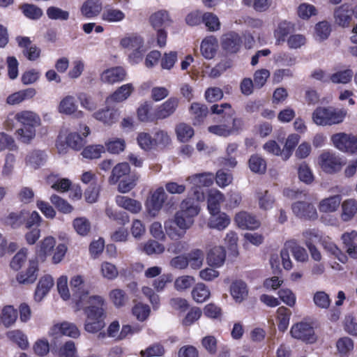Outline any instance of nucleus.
Returning <instances> with one entry per match:
<instances>
[{"mask_svg": "<svg viewBox=\"0 0 357 357\" xmlns=\"http://www.w3.org/2000/svg\"><path fill=\"white\" fill-rule=\"evenodd\" d=\"M199 208L194 205L190 198L183 200L181 208L172 218L165 222V229L172 239L183 238L188 229L194 224V218L199 213Z\"/></svg>", "mask_w": 357, "mask_h": 357, "instance_id": "nucleus-1", "label": "nucleus"}, {"mask_svg": "<svg viewBox=\"0 0 357 357\" xmlns=\"http://www.w3.org/2000/svg\"><path fill=\"white\" fill-rule=\"evenodd\" d=\"M347 112L333 107H317L312 113L314 123L319 126H331L342 123Z\"/></svg>", "mask_w": 357, "mask_h": 357, "instance_id": "nucleus-2", "label": "nucleus"}, {"mask_svg": "<svg viewBox=\"0 0 357 357\" xmlns=\"http://www.w3.org/2000/svg\"><path fill=\"white\" fill-rule=\"evenodd\" d=\"M143 43V38L135 33L125 36L120 42L121 47L132 52L129 54V58L134 63H137L142 58L144 52Z\"/></svg>", "mask_w": 357, "mask_h": 357, "instance_id": "nucleus-3", "label": "nucleus"}, {"mask_svg": "<svg viewBox=\"0 0 357 357\" xmlns=\"http://www.w3.org/2000/svg\"><path fill=\"white\" fill-rule=\"evenodd\" d=\"M105 301L103 297L99 295L88 296L84 300V313L88 318L105 317ZM80 309V307H78Z\"/></svg>", "mask_w": 357, "mask_h": 357, "instance_id": "nucleus-4", "label": "nucleus"}, {"mask_svg": "<svg viewBox=\"0 0 357 357\" xmlns=\"http://www.w3.org/2000/svg\"><path fill=\"white\" fill-rule=\"evenodd\" d=\"M318 165L324 172L328 174H335L343 166L341 158L329 151H324L319 155Z\"/></svg>", "mask_w": 357, "mask_h": 357, "instance_id": "nucleus-5", "label": "nucleus"}, {"mask_svg": "<svg viewBox=\"0 0 357 357\" xmlns=\"http://www.w3.org/2000/svg\"><path fill=\"white\" fill-rule=\"evenodd\" d=\"M331 141L334 146L342 152H357V137L352 134L336 133L331 136Z\"/></svg>", "mask_w": 357, "mask_h": 357, "instance_id": "nucleus-6", "label": "nucleus"}, {"mask_svg": "<svg viewBox=\"0 0 357 357\" xmlns=\"http://www.w3.org/2000/svg\"><path fill=\"white\" fill-rule=\"evenodd\" d=\"M84 282V278L81 275L73 276L70 281V287L77 307L83 306L84 300L89 294L88 289H85Z\"/></svg>", "mask_w": 357, "mask_h": 357, "instance_id": "nucleus-7", "label": "nucleus"}, {"mask_svg": "<svg viewBox=\"0 0 357 357\" xmlns=\"http://www.w3.org/2000/svg\"><path fill=\"white\" fill-rule=\"evenodd\" d=\"M290 333L294 338L305 342L312 343L316 340L313 327L306 322H299L294 324Z\"/></svg>", "mask_w": 357, "mask_h": 357, "instance_id": "nucleus-8", "label": "nucleus"}, {"mask_svg": "<svg viewBox=\"0 0 357 357\" xmlns=\"http://www.w3.org/2000/svg\"><path fill=\"white\" fill-rule=\"evenodd\" d=\"M179 105V99L170 97L162 104L158 106L153 113V119L162 120L171 116L176 111Z\"/></svg>", "mask_w": 357, "mask_h": 357, "instance_id": "nucleus-9", "label": "nucleus"}, {"mask_svg": "<svg viewBox=\"0 0 357 357\" xmlns=\"http://www.w3.org/2000/svg\"><path fill=\"white\" fill-rule=\"evenodd\" d=\"M58 111L61 114L73 116L75 119H82L84 116L83 111L78 109L76 100L74 96L68 95L60 101Z\"/></svg>", "mask_w": 357, "mask_h": 357, "instance_id": "nucleus-10", "label": "nucleus"}, {"mask_svg": "<svg viewBox=\"0 0 357 357\" xmlns=\"http://www.w3.org/2000/svg\"><path fill=\"white\" fill-rule=\"evenodd\" d=\"M242 43V38L239 34L234 31L227 32L221 37V47L228 54L238 52Z\"/></svg>", "mask_w": 357, "mask_h": 357, "instance_id": "nucleus-11", "label": "nucleus"}, {"mask_svg": "<svg viewBox=\"0 0 357 357\" xmlns=\"http://www.w3.org/2000/svg\"><path fill=\"white\" fill-rule=\"evenodd\" d=\"M293 213L298 217L305 219H316L317 212L315 207L306 202H297L292 204Z\"/></svg>", "mask_w": 357, "mask_h": 357, "instance_id": "nucleus-12", "label": "nucleus"}, {"mask_svg": "<svg viewBox=\"0 0 357 357\" xmlns=\"http://www.w3.org/2000/svg\"><path fill=\"white\" fill-rule=\"evenodd\" d=\"M353 15L352 6L348 3L342 4L336 8L334 11L335 22L339 26L347 27L349 25Z\"/></svg>", "mask_w": 357, "mask_h": 357, "instance_id": "nucleus-13", "label": "nucleus"}, {"mask_svg": "<svg viewBox=\"0 0 357 357\" xmlns=\"http://www.w3.org/2000/svg\"><path fill=\"white\" fill-rule=\"evenodd\" d=\"M38 262L37 259L29 261V267L25 272L19 273L16 280L20 284H29L33 283L38 277Z\"/></svg>", "mask_w": 357, "mask_h": 357, "instance_id": "nucleus-14", "label": "nucleus"}, {"mask_svg": "<svg viewBox=\"0 0 357 357\" xmlns=\"http://www.w3.org/2000/svg\"><path fill=\"white\" fill-rule=\"evenodd\" d=\"M149 22L154 29H165L172 25L173 20L167 10H160L150 16Z\"/></svg>", "mask_w": 357, "mask_h": 357, "instance_id": "nucleus-15", "label": "nucleus"}, {"mask_svg": "<svg viewBox=\"0 0 357 357\" xmlns=\"http://www.w3.org/2000/svg\"><path fill=\"white\" fill-rule=\"evenodd\" d=\"M167 199L166 193L162 188L156 189L151 195L149 205V213L152 216H155L156 213L162 208L165 201Z\"/></svg>", "mask_w": 357, "mask_h": 357, "instance_id": "nucleus-16", "label": "nucleus"}, {"mask_svg": "<svg viewBox=\"0 0 357 357\" xmlns=\"http://www.w3.org/2000/svg\"><path fill=\"white\" fill-rule=\"evenodd\" d=\"M115 201L119 207L127 210L131 213H139L142 209V203L139 201L128 196L117 195Z\"/></svg>", "mask_w": 357, "mask_h": 357, "instance_id": "nucleus-17", "label": "nucleus"}, {"mask_svg": "<svg viewBox=\"0 0 357 357\" xmlns=\"http://www.w3.org/2000/svg\"><path fill=\"white\" fill-rule=\"evenodd\" d=\"M126 76V70L122 67H114L103 71L100 79L105 83L114 84L123 81Z\"/></svg>", "mask_w": 357, "mask_h": 357, "instance_id": "nucleus-18", "label": "nucleus"}, {"mask_svg": "<svg viewBox=\"0 0 357 357\" xmlns=\"http://www.w3.org/2000/svg\"><path fill=\"white\" fill-rule=\"evenodd\" d=\"M53 285L54 280L50 275L41 277L35 291L34 299L36 301H40L48 294Z\"/></svg>", "mask_w": 357, "mask_h": 357, "instance_id": "nucleus-19", "label": "nucleus"}, {"mask_svg": "<svg viewBox=\"0 0 357 357\" xmlns=\"http://www.w3.org/2000/svg\"><path fill=\"white\" fill-rule=\"evenodd\" d=\"M226 259V251L222 246H215L210 250L207 255V263L210 266L219 268Z\"/></svg>", "mask_w": 357, "mask_h": 357, "instance_id": "nucleus-20", "label": "nucleus"}, {"mask_svg": "<svg viewBox=\"0 0 357 357\" xmlns=\"http://www.w3.org/2000/svg\"><path fill=\"white\" fill-rule=\"evenodd\" d=\"M235 222L242 229H255L260 225L259 221L254 215L245 211L236 215Z\"/></svg>", "mask_w": 357, "mask_h": 357, "instance_id": "nucleus-21", "label": "nucleus"}, {"mask_svg": "<svg viewBox=\"0 0 357 357\" xmlns=\"http://www.w3.org/2000/svg\"><path fill=\"white\" fill-rule=\"evenodd\" d=\"M15 119L22 124L23 127H33L40 126V116L31 111H22L15 114Z\"/></svg>", "mask_w": 357, "mask_h": 357, "instance_id": "nucleus-22", "label": "nucleus"}, {"mask_svg": "<svg viewBox=\"0 0 357 357\" xmlns=\"http://www.w3.org/2000/svg\"><path fill=\"white\" fill-rule=\"evenodd\" d=\"M193 125H200L206 117L208 109L206 105L199 102H192L189 108Z\"/></svg>", "mask_w": 357, "mask_h": 357, "instance_id": "nucleus-23", "label": "nucleus"}, {"mask_svg": "<svg viewBox=\"0 0 357 357\" xmlns=\"http://www.w3.org/2000/svg\"><path fill=\"white\" fill-rule=\"evenodd\" d=\"M119 115L117 109L109 107H106L105 109H100L93 114V116L96 119L107 124H112L115 122Z\"/></svg>", "mask_w": 357, "mask_h": 357, "instance_id": "nucleus-24", "label": "nucleus"}, {"mask_svg": "<svg viewBox=\"0 0 357 357\" xmlns=\"http://www.w3.org/2000/svg\"><path fill=\"white\" fill-rule=\"evenodd\" d=\"M225 200L224 195L218 190H210L208 196V209L211 214L219 213L220 204Z\"/></svg>", "mask_w": 357, "mask_h": 357, "instance_id": "nucleus-25", "label": "nucleus"}, {"mask_svg": "<svg viewBox=\"0 0 357 357\" xmlns=\"http://www.w3.org/2000/svg\"><path fill=\"white\" fill-rule=\"evenodd\" d=\"M230 293L236 302H242L246 298L248 294L245 282L242 280L234 281L230 287Z\"/></svg>", "mask_w": 357, "mask_h": 357, "instance_id": "nucleus-26", "label": "nucleus"}, {"mask_svg": "<svg viewBox=\"0 0 357 357\" xmlns=\"http://www.w3.org/2000/svg\"><path fill=\"white\" fill-rule=\"evenodd\" d=\"M341 197L340 195H333L321 200L318 205L320 212L333 213L340 206L341 203Z\"/></svg>", "mask_w": 357, "mask_h": 357, "instance_id": "nucleus-27", "label": "nucleus"}, {"mask_svg": "<svg viewBox=\"0 0 357 357\" xmlns=\"http://www.w3.org/2000/svg\"><path fill=\"white\" fill-rule=\"evenodd\" d=\"M36 90L33 88L21 90L8 96L6 102L9 105H17L25 100L30 99L36 95Z\"/></svg>", "mask_w": 357, "mask_h": 357, "instance_id": "nucleus-28", "label": "nucleus"}, {"mask_svg": "<svg viewBox=\"0 0 357 357\" xmlns=\"http://www.w3.org/2000/svg\"><path fill=\"white\" fill-rule=\"evenodd\" d=\"M218 45L217 39L213 36L204 38L201 44V52L204 57L207 59H212L216 52Z\"/></svg>", "mask_w": 357, "mask_h": 357, "instance_id": "nucleus-29", "label": "nucleus"}, {"mask_svg": "<svg viewBox=\"0 0 357 357\" xmlns=\"http://www.w3.org/2000/svg\"><path fill=\"white\" fill-rule=\"evenodd\" d=\"M208 226L210 228L216 229L218 230L225 229L230 223V218L225 213H220L211 214Z\"/></svg>", "mask_w": 357, "mask_h": 357, "instance_id": "nucleus-30", "label": "nucleus"}, {"mask_svg": "<svg viewBox=\"0 0 357 357\" xmlns=\"http://www.w3.org/2000/svg\"><path fill=\"white\" fill-rule=\"evenodd\" d=\"M214 176L212 173H200L188 176L186 180L197 188L210 186L213 182Z\"/></svg>", "mask_w": 357, "mask_h": 357, "instance_id": "nucleus-31", "label": "nucleus"}, {"mask_svg": "<svg viewBox=\"0 0 357 357\" xmlns=\"http://www.w3.org/2000/svg\"><path fill=\"white\" fill-rule=\"evenodd\" d=\"M101 10L102 4L98 0H87L81 8L82 14L88 18L98 15Z\"/></svg>", "mask_w": 357, "mask_h": 357, "instance_id": "nucleus-32", "label": "nucleus"}, {"mask_svg": "<svg viewBox=\"0 0 357 357\" xmlns=\"http://www.w3.org/2000/svg\"><path fill=\"white\" fill-rule=\"evenodd\" d=\"M357 213V201L354 199H347L342 204L341 218L347 222L351 220Z\"/></svg>", "mask_w": 357, "mask_h": 357, "instance_id": "nucleus-33", "label": "nucleus"}, {"mask_svg": "<svg viewBox=\"0 0 357 357\" xmlns=\"http://www.w3.org/2000/svg\"><path fill=\"white\" fill-rule=\"evenodd\" d=\"M46 158L47 156L44 151L34 150L27 155L26 164L31 168L36 169L45 162Z\"/></svg>", "mask_w": 357, "mask_h": 357, "instance_id": "nucleus-34", "label": "nucleus"}, {"mask_svg": "<svg viewBox=\"0 0 357 357\" xmlns=\"http://www.w3.org/2000/svg\"><path fill=\"white\" fill-rule=\"evenodd\" d=\"M134 91V86L132 84H123L116 89L107 99L114 102H122L126 100Z\"/></svg>", "mask_w": 357, "mask_h": 357, "instance_id": "nucleus-35", "label": "nucleus"}, {"mask_svg": "<svg viewBox=\"0 0 357 357\" xmlns=\"http://www.w3.org/2000/svg\"><path fill=\"white\" fill-rule=\"evenodd\" d=\"M130 172V167L127 162H121L114 166L109 177L110 184H116L123 176L128 175Z\"/></svg>", "mask_w": 357, "mask_h": 357, "instance_id": "nucleus-36", "label": "nucleus"}, {"mask_svg": "<svg viewBox=\"0 0 357 357\" xmlns=\"http://www.w3.org/2000/svg\"><path fill=\"white\" fill-rule=\"evenodd\" d=\"M125 17V13L121 10L109 7L104 9L101 19L109 23H116L123 21Z\"/></svg>", "mask_w": 357, "mask_h": 357, "instance_id": "nucleus-37", "label": "nucleus"}, {"mask_svg": "<svg viewBox=\"0 0 357 357\" xmlns=\"http://www.w3.org/2000/svg\"><path fill=\"white\" fill-rule=\"evenodd\" d=\"M293 25L287 21H282L278 25L274 31V36L276 38V44L280 45L284 42L286 37L293 31Z\"/></svg>", "mask_w": 357, "mask_h": 357, "instance_id": "nucleus-38", "label": "nucleus"}, {"mask_svg": "<svg viewBox=\"0 0 357 357\" xmlns=\"http://www.w3.org/2000/svg\"><path fill=\"white\" fill-rule=\"evenodd\" d=\"M259 207L263 210L271 208L275 203L274 197L268 190H259L256 192Z\"/></svg>", "mask_w": 357, "mask_h": 357, "instance_id": "nucleus-39", "label": "nucleus"}, {"mask_svg": "<svg viewBox=\"0 0 357 357\" xmlns=\"http://www.w3.org/2000/svg\"><path fill=\"white\" fill-rule=\"evenodd\" d=\"M186 257L188 265L189 264L192 269L197 270L202 267L204 259V254L202 250H192Z\"/></svg>", "mask_w": 357, "mask_h": 357, "instance_id": "nucleus-40", "label": "nucleus"}, {"mask_svg": "<svg viewBox=\"0 0 357 357\" xmlns=\"http://www.w3.org/2000/svg\"><path fill=\"white\" fill-rule=\"evenodd\" d=\"M56 245V240L52 236H47L39 243V256L42 261H45L46 257L50 255Z\"/></svg>", "mask_w": 357, "mask_h": 357, "instance_id": "nucleus-41", "label": "nucleus"}, {"mask_svg": "<svg viewBox=\"0 0 357 357\" xmlns=\"http://www.w3.org/2000/svg\"><path fill=\"white\" fill-rule=\"evenodd\" d=\"M354 76V73L351 69L339 70L330 75V82L333 84H347L349 83Z\"/></svg>", "mask_w": 357, "mask_h": 357, "instance_id": "nucleus-42", "label": "nucleus"}, {"mask_svg": "<svg viewBox=\"0 0 357 357\" xmlns=\"http://www.w3.org/2000/svg\"><path fill=\"white\" fill-rule=\"evenodd\" d=\"M192 296L197 303H203L209 298L211 293L206 284L197 283L192 291Z\"/></svg>", "mask_w": 357, "mask_h": 357, "instance_id": "nucleus-43", "label": "nucleus"}, {"mask_svg": "<svg viewBox=\"0 0 357 357\" xmlns=\"http://www.w3.org/2000/svg\"><path fill=\"white\" fill-rule=\"evenodd\" d=\"M101 276L107 280H114L119 276L116 266L108 261H103L100 265Z\"/></svg>", "mask_w": 357, "mask_h": 357, "instance_id": "nucleus-44", "label": "nucleus"}, {"mask_svg": "<svg viewBox=\"0 0 357 357\" xmlns=\"http://www.w3.org/2000/svg\"><path fill=\"white\" fill-rule=\"evenodd\" d=\"M109 298L116 307L124 306L128 298L126 291L121 289H114L109 292Z\"/></svg>", "mask_w": 357, "mask_h": 357, "instance_id": "nucleus-45", "label": "nucleus"}, {"mask_svg": "<svg viewBox=\"0 0 357 357\" xmlns=\"http://www.w3.org/2000/svg\"><path fill=\"white\" fill-rule=\"evenodd\" d=\"M286 248H289L294 258L298 261H305L308 258L306 250L298 245L295 241H288L286 242Z\"/></svg>", "mask_w": 357, "mask_h": 357, "instance_id": "nucleus-46", "label": "nucleus"}, {"mask_svg": "<svg viewBox=\"0 0 357 357\" xmlns=\"http://www.w3.org/2000/svg\"><path fill=\"white\" fill-rule=\"evenodd\" d=\"M248 165L252 172L264 174L266 170V160L259 155H252L248 160Z\"/></svg>", "mask_w": 357, "mask_h": 357, "instance_id": "nucleus-47", "label": "nucleus"}, {"mask_svg": "<svg viewBox=\"0 0 357 357\" xmlns=\"http://www.w3.org/2000/svg\"><path fill=\"white\" fill-rule=\"evenodd\" d=\"M105 152V147L101 144H94L86 146L82 151V155L87 159L99 158Z\"/></svg>", "mask_w": 357, "mask_h": 357, "instance_id": "nucleus-48", "label": "nucleus"}, {"mask_svg": "<svg viewBox=\"0 0 357 357\" xmlns=\"http://www.w3.org/2000/svg\"><path fill=\"white\" fill-rule=\"evenodd\" d=\"M277 314L278 329L281 331H286L289 324L291 311L286 307L282 306L277 310Z\"/></svg>", "mask_w": 357, "mask_h": 357, "instance_id": "nucleus-49", "label": "nucleus"}, {"mask_svg": "<svg viewBox=\"0 0 357 357\" xmlns=\"http://www.w3.org/2000/svg\"><path fill=\"white\" fill-rule=\"evenodd\" d=\"M137 142L144 151H148L155 149V142L149 133L144 132L138 133Z\"/></svg>", "mask_w": 357, "mask_h": 357, "instance_id": "nucleus-50", "label": "nucleus"}, {"mask_svg": "<svg viewBox=\"0 0 357 357\" xmlns=\"http://www.w3.org/2000/svg\"><path fill=\"white\" fill-rule=\"evenodd\" d=\"M299 135L297 134H292L288 136L282 149V160H287L291 157L294 148L299 142Z\"/></svg>", "mask_w": 357, "mask_h": 357, "instance_id": "nucleus-51", "label": "nucleus"}, {"mask_svg": "<svg viewBox=\"0 0 357 357\" xmlns=\"http://www.w3.org/2000/svg\"><path fill=\"white\" fill-rule=\"evenodd\" d=\"M105 317H86L84 324V329L91 333L100 331L105 327Z\"/></svg>", "mask_w": 357, "mask_h": 357, "instance_id": "nucleus-52", "label": "nucleus"}, {"mask_svg": "<svg viewBox=\"0 0 357 357\" xmlns=\"http://www.w3.org/2000/svg\"><path fill=\"white\" fill-rule=\"evenodd\" d=\"M56 175L50 174L47 177V182L49 184H51L52 188L54 189L55 190L60 192L67 191L70 186V181L67 178H61L56 181Z\"/></svg>", "mask_w": 357, "mask_h": 357, "instance_id": "nucleus-53", "label": "nucleus"}, {"mask_svg": "<svg viewBox=\"0 0 357 357\" xmlns=\"http://www.w3.org/2000/svg\"><path fill=\"white\" fill-rule=\"evenodd\" d=\"M6 335L8 339L17 344L22 349H26L28 347L29 342L27 337L21 331H10L6 333Z\"/></svg>", "mask_w": 357, "mask_h": 357, "instance_id": "nucleus-54", "label": "nucleus"}, {"mask_svg": "<svg viewBox=\"0 0 357 357\" xmlns=\"http://www.w3.org/2000/svg\"><path fill=\"white\" fill-rule=\"evenodd\" d=\"M17 317V311L10 305L6 306L2 310L1 323L2 322L6 327H9L15 322Z\"/></svg>", "mask_w": 357, "mask_h": 357, "instance_id": "nucleus-55", "label": "nucleus"}, {"mask_svg": "<svg viewBox=\"0 0 357 357\" xmlns=\"http://www.w3.org/2000/svg\"><path fill=\"white\" fill-rule=\"evenodd\" d=\"M176 133L178 140L187 142L194 135L192 128L184 123H181L176 127Z\"/></svg>", "mask_w": 357, "mask_h": 357, "instance_id": "nucleus-56", "label": "nucleus"}, {"mask_svg": "<svg viewBox=\"0 0 357 357\" xmlns=\"http://www.w3.org/2000/svg\"><path fill=\"white\" fill-rule=\"evenodd\" d=\"M16 135L20 142L29 144L36 136V129L33 127H22L17 130Z\"/></svg>", "mask_w": 357, "mask_h": 357, "instance_id": "nucleus-57", "label": "nucleus"}, {"mask_svg": "<svg viewBox=\"0 0 357 357\" xmlns=\"http://www.w3.org/2000/svg\"><path fill=\"white\" fill-rule=\"evenodd\" d=\"M20 8L26 17L31 20H38L43 15L42 10L33 4L24 3Z\"/></svg>", "mask_w": 357, "mask_h": 357, "instance_id": "nucleus-58", "label": "nucleus"}, {"mask_svg": "<svg viewBox=\"0 0 357 357\" xmlns=\"http://www.w3.org/2000/svg\"><path fill=\"white\" fill-rule=\"evenodd\" d=\"M26 213L22 211L17 213H10L6 218L5 223L13 228H17L24 222Z\"/></svg>", "mask_w": 357, "mask_h": 357, "instance_id": "nucleus-59", "label": "nucleus"}, {"mask_svg": "<svg viewBox=\"0 0 357 357\" xmlns=\"http://www.w3.org/2000/svg\"><path fill=\"white\" fill-rule=\"evenodd\" d=\"M298 175L299 179L306 184H311L314 181L313 173L305 162H303L298 166Z\"/></svg>", "mask_w": 357, "mask_h": 357, "instance_id": "nucleus-60", "label": "nucleus"}, {"mask_svg": "<svg viewBox=\"0 0 357 357\" xmlns=\"http://www.w3.org/2000/svg\"><path fill=\"white\" fill-rule=\"evenodd\" d=\"M140 248L144 252L149 255L161 254L165 250V248L162 244L153 240H150L144 244L140 245Z\"/></svg>", "mask_w": 357, "mask_h": 357, "instance_id": "nucleus-61", "label": "nucleus"}, {"mask_svg": "<svg viewBox=\"0 0 357 357\" xmlns=\"http://www.w3.org/2000/svg\"><path fill=\"white\" fill-rule=\"evenodd\" d=\"M133 315L140 321H144L149 316L151 310L148 305L142 303H137L132 310Z\"/></svg>", "mask_w": 357, "mask_h": 357, "instance_id": "nucleus-62", "label": "nucleus"}, {"mask_svg": "<svg viewBox=\"0 0 357 357\" xmlns=\"http://www.w3.org/2000/svg\"><path fill=\"white\" fill-rule=\"evenodd\" d=\"M66 143L71 149L79 151L85 144L84 138L81 137L77 132H70L66 137Z\"/></svg>", "mask_w": 357, "mask_h": 357, "instance_id": "nucleus-63", "label": "nucleus"}, {"mask_svg": "<svg viewBox=\"0 0 357 357\" xmlns=\"http://www.w3.org/2000/svg\"><path fill=\"white\" fill-rule=\"evenodd\" d=\"M313 302L317 307L327 309L331 301L328 294L324 291H318L314 294Z\"/></svg>", "mask_w": 357, "mask_h": 357, "instance_id": "nucleus-64", "label": "nucleus"}]
</instances>
